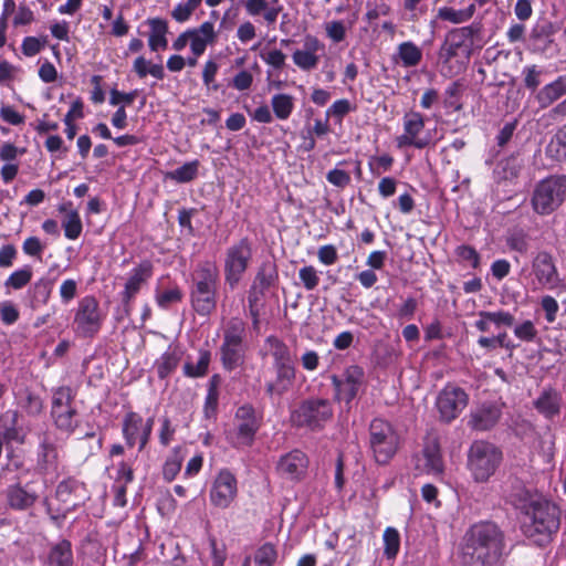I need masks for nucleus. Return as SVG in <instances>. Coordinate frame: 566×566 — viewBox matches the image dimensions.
I'll return each instance as SVG.
<instances>
[{"mask_svg": "<svg viewBox=\"0 0 566 566\" xmlns=\"http://www.w3.org/2000/svg\"><path fill=\"white\" fill-rule=\"evenodd\" d=\"M511 503L523 513L522 531L528 538L542 545L559 530L560 510L547 500L534 497L521 484L510 495Z\"/></svg>", "mask_w": 566, "mask_h": 566, "instance_id": "nucleus-1", "label": "nucleus"}, {"mask_svg": "<svg viewBox=\"0 0 566 566\" xmlns=\"http://www.w3.org/2000/svg\"><path fill=\"white\" fill-rule=\"evenodd\" d=\"M505 543L502 531L490 522L474 524L464 536L463 566H500Z\"/></svg>", "mask_w": 566, "mask_h": 566, "instance_id": "nucleus-2", "label": "nucleus"}, {"mask_svg": "<svg viewBox=\"0 0 566 566\" xmlns=\"http://www.w3.org/2000/svg\"><path fill=\"white\" fill-rule=\"evenodd\" d=\"M190 301L193 310L201 316L210 315L217 305L219 270L214 262H199L192 274Z\"/></svg>", "mask_w": 566, "mask_h": 566, "instance_id": "nucleus-3", "label": "nucleus"}, {"mask_svg": "<svg viewBox=\"0 0 566 566\" xmlns=\"http://www.w3.org/2000/svg\"><path fill=\"white\" fill-rule=\"evenodd\" d=\"M221 331L220 361L226 370L232 371L245 361L248 350L247 324L239 317H231L223 322Z\"/></svg>", "mask_w": 566, "mask_h": 566, "instance_id": "nucleus-4", "label": "nucleus"}, {"mask_svg": "<svg viewBox=\"0 0 566 566\" xmlns=\"http://www.w3.org/2000/svg\"><path fill=\"white\" fill-rule=\"evenodd\" d=\"M565 198L566 176H549L535 185L531 206L535 213L548 216L562 206Z\"/></svg>", "mask_w": 566, "mask_h": 566, "instance_id": "nucleus-5", "label": "nucleus"}, {"mask_svg": "<svg viewBox=\"0 0 566 566\" xmlns=\"http://www.w3.org/2000/svg\"><path fill=\"white\" fill-rule=\"evenodd\" d=\"M502 462V451L493 443L475 441L468 453V468L476 482H486Z\"/></svg>", "mask_w": 566, "mask_h": 566, "instance_id": "nucleus-6", "label": "nucleus"}, {"mask_svg": "<svg viewBox=\"0 0 566 566\" xmlns=\"http://www.w3.org/2000/svg\"><path fill=\"white\" fill-rule=\"evenodd\" d=\"M400 438L392 424L384 419H374L369 424V448L379 464H387L397 453Z\"/></svg>", "mask_w": 566, "mask_h": 566, "instance_id": "nucleus-7", "label": "nucleus"}, {"mask_svg": "<svg viewBox=\"0 0 566 566\" xmlns=\"http://www.w3.org/2000/svg\"><path fill=\"white\" fill-rule=\"evenodd\" d=\"M333 417V407L327 399H308L291 412V422L295 427L317 430Z\"/></svg>", "mask_w": 566, "mask_h": 566, "instance_id": "nucleus-8", "label": "nucleus"}, {"mask_svg": "<svg viewBox=\"0 0 566 566\" xmlns=\"http://www.w3.org/2000/svg\"><path fill=\"white\" fill-rule=\"evenodd\" d=\"M103 319L104 315L99 308L98 301L92 295H86L77 303L73 329L82 337H93L98 333Z\"/></svg>", "mask_w": 566, "mask_h": 566, "instance_id": "nucleus-9", "label": "nucleus"}, {"mask_svg": "<svg viewBox=\"0 0 566 566\" xmlns=\"http://www.w3.org/2000/svg\"><path fill=\"white\" fill-rule=\"evenodd\" d=\"M74 392L70 387H60L53 394L52 417L55 426L67 433L77 426V412L73 407Z\"/></svg>", "mask_w": 566, "mask_h": 566, "instance_id": "nucleus-10", "label": "nucleus"}, {"mask_svg": "<svg viewBox=\"0 0 566 566\" xmlns=\"http://www.w3.org/2000/svg\"><path fill=\"white\" fill-rule=\"evenodd\" d=\"M252 258V249L248 239L240 240L231 245L226 253L224 277L226 282L234 287L245 272L249 261Z\"/></svg>", "mask_w": 566, "mask_h": 566, "instance_id": "nucleus-11", "label": "nucleus"}, {"mask_svg": "<svg viewBox=\"0 0 566 566\" xmlns=\"http://www.w3.org/2000/svg\"><path fill=\"white\" fill-rule=\"evenodd\" d=\"M403 132L396 137V145L399 149L415 147L417 149L426 148L430 138L422 136L424 129V117L421 113L409 111L402 117Z\"/></svg>", "mask_w": 566, "mask_h": 566, "instance_id": "nucleus-12", "label": "nucleus"}, {"mask_svg": "<svg viewBox=\"0 0 566 566\" xmlns=\"http://www.w3.org/2000/svg\"><path fill=\"white\" fill-rule=\"evenodd\" d=\"M331 381L335 389V398L349 403L365 381V371L358 365H350L342 375H332Z\"/></svg>", "mask_w": 566, "mask_h": 566, "instance_id": "nucleus-13", "label": "nucleus"}, {"mask_svg": "<svg viewBox=\"0 0 566 566\" xmlns=\"http://www.w3.org/2000/svg\"><path fill=\"white\" fill-rule=\"evenodd\" d=\"M469 396L464 389L448 384L439 392L436 401L440 418L450 422L454 420L468 406Z\"/></svg>", "mask_w": 566, "mask_h": 566, "instance_id": "nucleus-14", "label": "nucleus"}, {"mask_svg": "<svg viewBox=\"0 0 566 566\" xmlns=\"http://www.w3.org/2000/svg\"><path fill=\"white\" fill-rule=\"evenodd\" d=\"M415 470L419 474H428L436 478H440L443 474L444 464L437 438H426L422 450L415 455Z\"/></svg>", "mask_w": 566, "mask_h": 566, "instance_id": "nucleus-15", "label": "nucleus"}, {"mask_svg": "<svg viewBox=\"0 0 566 566\" xmlns=\"http://www.w3.org/2000/svg\"><path fill=\"white\" fill-rule=\"evenodd\" d=\"M238 495V481L229 470H221L212 482L209 499L213 506L228 509Z\"/></svg>", "mask_w": 566, "mask_h": 566, "instance_id": "nucleus-16", "label": "nucleus"}, {"mask_svg": "<svg viewBox=\"0 0 566 566\" xmlns=\"http://www.w3.org/2000/svg\"><path fill=\"white\" fill-rule=\"evenodd\" d=\"M154 427V418L144 420L136 412H128L123 420V436L128 447L139 444L142 451L149 441Z\"/></svg>", "mask_w": 566, "mask_h": 566, "instance_id": "nucleus-17", "label": "nucleus"}, {"mask_svg": "<svg viewBox=\"0 0 566 566\" xmlns=\"http://www.w3.org/2000/svg\"><path fill=\"white\" fill-rule=\"evenodd\" d=\"M3 494L7 506L13 511H28L40 497L35 481H29L25 484H21V482L10 484Z\"/></svg>", "mask_w": 566, "mask_h": 566, "instance_id": "nucleus-18", "label": "nucleus"}, {"mask_svg": "<svg viewBox=\"0 0 566 566\" xmlns=\"http://www.w3.org/2000/svg\"><path fill=\"white\" fill-rule=\"evenodd\" d=\"M532 274L537 284L543 289H556L559 283V274L552 254L547 251L537 252L532 260Z\"/></svg>", "mask_w": 566, "mask_h": 566, "instance_id": "nucleus-19", "label": "nucleus"}, {"mask_svg": "<svg viewBox=\"0 0 566 566\" xmlns=\"http://www.w3.org/2000/svg\"><path fill=\"white\" fill-rule=\"evenodd\" d=\"M154 266L149 260H143L129 272L124 290L120 293L122 301L128 305L142 290L143 285L153 276Z\"/></svg>", "mask_w": 566, "mask_h": 566, "instance_id": "nucleus-20", "label": "nucleus"}, {"mask_svg": "<svg viewBox=\"0 0 566 566\" xmlns=\"http://www.w3.org/2000/svg\"><path fill=\"white\" fill-rule=\"evenodd\" d=\"M307 467L308 459L305 453L293 450L280 458L276 470L282 478L298 481L305 475Z\"/></svg>", "mask_w": 566, "mask_h": 566, "instance_id": "nucleus-21", "label": "nucleus"}, {"mask_svg": "<svg viewBox=\"0 0 566 566\" xmlns=\"http://www.w3.org/2000/svg\"><path fill=\"white\" fill-rule=\"evenodd\" d=\"M502 416V408L499 403H482L470 413L469 426L479 431L492 429Z\"/></svg>", "mask_w": 566, "mask_h": 566, "instance_id": "nucleus-22", "label": "nucleus"}, {"mask_svg": "<svg viewBox=\"0 0 566 566\" xmlns=\"http://www.w3.org/2000/svg\"><path fill=\"white\" fill-rule=\"evenodd\" d=\"M190 51L196 56H201L209 45L217 40V31L212 21H205L197 28H190Z\"/></svg>", "mask_w": 566, "mask_h": 566, "instance_id": "nucleus-23", "label": "nucleus"}, {"mask_svg": "<svg viewBox=\"0 0 566 566\" xmlns=\"http://www.w3.org/2000/svg\"><path fill=\"white\" fill-rule=\"evenodd\" d=\"M235 419L238 440L242 444H251L253 437L259 429V422L256 420L254 409L248 405L238 408Z\"/></svg>", "mask_w": 566, "mask_h": 566, "instance_id": "nucleus-24", "label": "nucleus"}, {"mask_svg": "<svg viewBox=\"0 0 566 566\" xmlns=\"http://www.w3.org/2000/svg\"><path fill=\"white\" fill-rule=\"evenodd\" d=\"M275 378L265 384V391L271 397H281L287 392L295 380L294 364L273 366Z\"/></svg>", "mask_w": 566, "mask_h": 566, "instance_id": "nucleus-25", "label": "nucleus"}, {"mask_svg": "<svg viewBox=\"0 0 566 566\" xmlns=\"http://www.w3.org/2000/svg\"><path fill=\"white\" fill-rule=\"evenodd\" d=\"M304 50H296L292 54L293 63L302 71H311L318 64L319 57L316 52L322 48L321 42L315 36H306Z\"/></svg>", "mask_w": 566, "mask_h": 566, "instance_id": "nucleus-26", "label": "nucleus"}, {"mask_svg": "<svg viewBox=\"0 0 566 566\" xmlns=\"http://www.w3.org/2000/svg\"><path fill=\"white\" fill-rule=\"evenodd\" d=\"M562 395L553 387H546L534 400V408L547 419H553L560 412Z\"/></svg>", "mask_w": 566, "mask_h": 566, "instance_id": "nucleus-27", "label": "nucleus"}, {"mask_svg": "<svg viewBox=\"0 0 566 566\" xmlns=\"http://www.w3.org/2000/svg\"><path fill=\"white\" fill-rule=\"evenodd\" d=\"M244 9L251 17H255L262 13L265 22L269 25H272L276 22L277 17L283 8L279 3V0H273L272 6L269 4L268 0H245Z\"/></svg>", "mask_w": 566, "mask_h": 566, "instance_id": "nucleus-28", "label": "nucleus"}, {"mask_svg": "<svg viewBox=\"0 0 566 566\" xmlns=\"http://www.w3.org/2000/svg\"><path fill=\"white\" fill-rule=\"evenodd\" d=\"M263 353L273 358V366L293 364L287 345L276 336H268L265 338Z\"/></svg>", "mask_w": 566, "mask_h": 566, "instance_id": "nucleus-29", "label": "nucleus"}, {"mask_svg": "<svg viewBox=\"0 0 566 566\" xmlns=\"http://www.w3.org/2000/svg\"><path fill=\"white\" fill-rule=\"evenodd\" d=\"M566 94V75L558 76L555 81L543 86L537 95L536 99L541 108H546L552 105L555 101Z\"/></svg>", "mask_w": 566, "mask_h": 566, "instance_id": "nucleus-30", "label": "nucleus"}, {"mask_svg": "<svg viewBox=\"0 0 566 566\" xmlns=\"http://www.w3.org/2000/svg\"><path fill=\"white\" fill-rule=\"evenodd\" d=\"M147 24L150 28L148 36V46L150 51L156 52L158 50H165L168 45L167 33L168 23L161 18H151L147 20Z\"/></svg>", "mask_w": 566, "mask_h": 566, "instance_id": "nucleus-31", "label": "nucleus"}, {"mask_svg": "<svg viewBox=\"0 0 566 566\" xmlns=\"http://www.w3.org/2000/svg\"><path fill=\"white\" fill-rule=\"evenodd\" d=\"M18 412L12 410L6 411L1 417L3 421V434L1 438H3L7 443L24 442L25 433L23 432L22 428L18 426Z\"/></svg>", "mask_w": 566, "mask_h": 566, "instance_id": "nucleus-32", "label": "nucleus"}, {"mask_svg": "<svg viewBox=\"0 0 566 566\" xmlns=\"http://www.w3.org/2000/svg\"><path fill=\"white\" fill-rule=\"evenodd\" d=\"M48 566H72L73 554L71 543L63 539L54 544L48 555Z\"/></svg>", "mask_w": 566, "mask_h": 566, "instance_id": "nucleus-33", "label": "nucleus"}, {"mask_svg": "<svg viewBox=\"0 0 566 566\" xmlns=\"http://www.w3.org/2000/svg\"><path fill=\"white\" fill-rule=\"evenodd\" d=\"M52 289L53 281L48 277H41L34 282L30 289L32 308H39L45 305L50 300Z\"/></svg>", "mask_w": 566, "mask_h": 566, "instance_id": "nucleus-34", "label": "nucleus"}, {"mask_svg": "<svg viewBox=\"0 0 566 566\" xmlns=\"http://www.w3.org/2000/svg\"><path fill=\"white\" fill-rule=\"evenodd\" d=\"M475 12V6L470 4L465 9L455 10L451 7H441L438 10L437 17L440 20L451 22L453 24H460L469 21Z\"/></svg>", "mask_w": 566, "mask_h": 566, "instance_id": "nucleus-35", "label": "nucleus"}, {"mask_svg": "<svg viewBox=\"0 0 566 566\" xmlns=\"http://www.w3.org/2000/svg\"><path fill=\"white\" fill-rule=\"evenodd\" d=\"M271 106L275 117L285 120L293 113L294 97L285 93L274 94L271 98Z\"/></svg>", "mask_w": 566, "mask_h": 566, "instance_id": "nucleus-36", "label": "nucleus"}, {"mask_svg": "<svg viewBox=\"0 0 566 566\" xmlns=\"http://www.w3.org/2000/svg\"><path fill=\"white\" fill-rule=\"evenodd\" d=\"M203 0H185L178 2L170 11V17L177 23L188 22L193 12L201 6Z\"/></svg>", "mask_w": 566, "mask_h": 566, "instance_id": "nucleus-37", "label": "nucleus"}, {"mask_svg": "<svg viewBox=\"0 0 566 566\" xmlns=\"http://www.w3.org/2000/svg\"><path fill=\"white\" fill-rule=\"evenodd\" d=\"M398 55L405 67H412L420 63L422 59L421 50L410 41L402 42L398 46Z\"/></svg>", "mask_w": 566, "mask_h": 566, "instance_id": "nucleus-38", "label": "nucleus"}, {"mask_svg": "<svg viewBox=\"0 0 566 566\" xmlns=\"http://www.w3.org/2000/svg\"><path fill=\"white\" fill-rule=\"evenodd\" d=\"M180 360L176 350L165 352L155 363V368L159 378L164 379L169 376L178 366Z\"/></svg>", "mask_w": 566, "mask_h": 566, "instance_id": "nucleus-39", "label": "nucleus"}, {"mask_svg": "<svg viewBox=\"0 0 566 566\" xmlns=\"http://www.w3.org/2000/svg\"><path fill=\"white\" fill-rule=\"evenodd\" d=\"M198 168L199 161L192 160L184 164L172 171L167 172L166 177L180 184L189 182L197 177Z\"/></svg>", "mask_w": 566, "mask_h": 566, "instance_id": "nucleus-40", "label": "nucleus"}, {"mask_svg": "<svg viewBox=\"0 0 566 566\" xmlns=\"http://www.w3.org/2000/svg\"><path fill=\"white\" fill-rule=\"evenodd\" d=\"M32 276V268L30 265H24L23 268L15 270L9 275V277L4 281V286L7 289L21 290L30 283Z\"/></svg>", "mask_w": 566, "mask_h": 566, "instance_id": "nucleus-41", "label": "nucleus"}, {"mask_svg": "<svg viewBox=\"0 0 566 566\" xmlns=\"http://www.w3.org/2000/svg\"><path fill=\"white\" fill-rule=\"evenodd\" d=\"M210 363V352L201 350L196 364L188 361L184 366V373L188 377H202L207 374Z\"/></svg>", "mask_w": 566, "mask_h": 566, "instance_id": "nucleus-42", "label": "nucleus"}, {"mask_svg": "<svg viewBox=\"0 0 566 566\" xmlns=\"http://www.w3.org/2000/svg\"><path fill=\"white\" fill-rule=\"evenodd\" d=\"M64 235L70 240H76L82 233V221L76 210H71L62 222Z\"/></svg>", "mask_w": 566, "mask_h": 566, "instance_id": "nucleus-43", "label": "nucleus"}, {"mask_svg": "<svg viewBox=\"0 0 566 566\" xmlns=\"http://www.w3.org/2000/svg\"><path fill=\"white\" fill-rule=\"evenodd\" d=\"M384 554L387 558H395L400 548V535L394 527H387L384 531Z\"/></svg>", "mask_w": 566, "mask_h": 566, "instance_id": "nucleus-44", "label": "nucleus"}, {"mask_svg": "<svg viewBox=\"0 0 566 566\" xmlns=\"http://www.w3.org/2000/svg\"><path fill=\"white\" fill-rule=\"evenodd\" d=\"M547 153L558 160H566V125L555 134L547 146Z\"/></svg>", "mask_w": 566, "mask_h": 566, "instance_id": "nucleus-45", "label": "nucleus"}, {"mask_svg": "<svg viewBox=\"0 0 566 566\" xmlns=\"http://www.w3.org/2000/svg\"><path fill=\"white\" fill-rule=\"evenodd\" d=\"M350 27L352 24L346 25L342 20H332L324 23L325 34L333 43L343 42Z\"/></svg>", "mask_w": 566, "mask_h": 566, "instance_id": "nucleus-46", "label": "nucleus"}, {"mask_svg": "<svg viewBox=\"0 0 566 566\" xmlns=\"http://www.w3.org/2000/svg\"><path fill=\"white\" fill-rule=\"evenodd\" d=\"M513 326L514 336L521 342L533 343L538 337V331L535 324L530 319L514 324Z\"/></svg>", "mask_w": 566, "mask_h": 566, "instance_id": "nucleus-47", "label": "nucleus"}, {"mask_svg": "<svg viewBox=\"0 0 566 566\" xmlns=\"http://www.w3.org/2000/svg\"><path fill=\"white\" fill-rule=\"evenodd\" d=\"M182 291L178 286L158 291L156 293V302L159 307L167 308L171 304L179 303L182 300Z\"/></svg>", "mask_w": 566, "mask_h": 566, "instance_id": "nucleus-48", "label": "nucleus"}, {"mask_svg": "<svg viewBox=\"0 0 566 566\" xmlns=\"http://www.w3.org/2000/svg\"><path fill=\"white\" fill-rule=\"evenodd\" d=\"M355 111V106L346 98H340L335 101L325 112V117L329 119L331 117L336 118L340 122L344 116L348 113Z\"/></svg>", "mask_w": 566, "mask_h": 566, "instance_id": "nucleus-49", "label": "nucleus"}, {"mask_svg": "<svg viewBox=\"0 0 566 566\" xmlns=\"http://www.w3.org/2000/svg\"><path fill=\"white\" fill-rule=\"evenodd\" d=\"M277 558V552L274 545L266 543L262 545L254 555L256 566H273Z\"/></svg>", "mask_w": 566, "mask_h": 566, "instance_id": "nucleus-50", "label": "nucleus"}, {"mask_svg": "<svg viewBox=\"0 0 566 566\" xmlns=\"http://www.w3.org/2000/svg\"><path fill=\"white\" fill-rule=\"evenodd\" d=\"M298 277L307 291H313L319 283L317 270L313 265L301 268L298 271Z\"/></svg>", "mask_w": 566, "mask_h": 566, "instance_id": "nucleus-51", "label": "nucleus"}, {"mask_svg": "<svg viewBox=\"0 0 566 566\" xmlns=\"http://www.w3.org/2000/svg\"><path fill=\"white\" fill-rule=\"evenodd\" d=\"M262 61L275 70H281L285 65L286 55L277 49L262 51L260 53Z\"/></svg>", "mask_w": 566, "mask_h": 566, "instance_id": "nucleus-52", "label": "nucleus"}, {"mask_svg": "<svg viewBox=\"0 0 566 566\" xmlns=\"http://www.w3.org/2000/svg\"><path fill=\"white\" fill-rule=\"evenodd\" d=\"M483 316L490 321V323L494 324L495 326H507L511 327L514 325L515 318L513 314H511L507 311H495V312H484Z\"/></svg>", "mask_w": 566, "mask_h": 566, "instance_id": "nucleus-53", "label": "nucleus"}, {"mask_svg": "<svg viewBox=\"0 0 566 566\" xmlns=\"http://www.w3.org/2000/svg\"><path fill=\"white\" fill-rule=\"evenodd\" d=\"M182 459L178 455L177 450L174 455L166 460L163 468V475L165 480L172 481L181 469Z\"/></svg>", "mask_w": 566, "mask_h": 566, "instance_id": "nucleus-54", "label": "nucleus"}, {"mask_svg": "<svg viewBox=\"0 0 566 566\" xmlns=\"http://www.w3.org/2000/svg\"><path fill=\"white\" fill-rule=\"evenodd\" d=\"M326 179L331 185L340 189L347 187L352 181L349 172L338 168L329 170L326 175Z\"/></svg>", "mask_w": 566, "mask_h": 566, "instance_id": "nucleus-55", "label": "nucleus"}, {"mask_svg": "<svg viewBox=\"0 0 566 566\" xmlns=\"http://www.w3.org/2000/svg\"><path fill=\"white\" fill-rule=\"evenodd\" d=\"M541 74L542 71H539L536 65H527L523 69L524 84L532 92L536 91L539 86Z\"/></svg>", "mask_w": 566, "mask_h": 566, "instance_id": "nucleus-56", "label": "nucleus"}, {"mask_svg": "<svg viewBox=\"0 0 566 566\" xmlns=\"http://www.w3.org/2000/svg\"><path fill=\"white\" fill-rule=\"evenodd\" d=\"M218 390L214 385H211L208 389V394L205 401L203 412L206 418L211 419L216 416L218 408Z\"/></svg>", "mask_w": 566, "mask_h": 566, "instance_id": "nucleus-57", "label": "nucleus"}, {"mask_svg": "<svg viewBox=\"0 0 566 566\" xmlns=\"http://www.w3.org/2000/svg\"><path fill=\"white\" fill-rule=\"evenodd\" d=\"M218 64L213 60H208L205 63L202 70V81L208 88L218 90V85L214 83L216 75L218 73Z\"/></svg>", "mask_w": 566, "mask_h": 566, "instance_id": "nucleus-58", "label": "nucleus"}, {"mask_svg": "<svg viewBox=\"0 0 566 566\" xmlns=\"http://www.w3.org/2000/svg\"><path fill=\"white\" fill-rule=\"evenodd\" d=\"M0 118L10 125H21L24 123V116L17 112L13 106L2 105L0 107Z\"/></svg>", "mask_w": 566, "mask_h": 566, "instance_id": "nucleus-59", "label": "nucleus"}, {"mask_svg": "<svg viewBox=\"0 0 566 566\" xmlns=\"http://www.w3.org/2000/svg\"><path fill=\"white\" fill-rule=\"evenodd\" d=\"M209 544L211 548L212 566H223L227 558L226 546L218 544L214 537L209 538Z\"/></svg>", "mask_w": 566, "mask_h": 566, "instance_id": "nucleus-60", "label": "nucleus"}, {"mask_svg": "<svg viewBox=\"0 0 566 566\" xmlns=\"http://www.w3.org/2000/svg\"><path fill=\"white\" fill-rule=\"evenodd\" d=\"M394 164V158L388 155L384 154L381 156L375 157L369 161L370 169L374 174H380L390 170L391 166Z\"/></svg>", "mask_w": 566, "mask_h": 566, "instance_id": "nucleus-61", "label": "nucleus"}, {"mask_svg": "<svg viewBox=\"0 0 566 566\" xmlns=\"http://www.w3.org/2000/svg\"><path fill=\"white\" fill-rule=\"evenodd\" d=\"M77 293V282L73 279L64 280L60 286V296L64 304H69Z\"/></svg>", "mask_w": 566, "mask_h": 566, "instance_id": "nucleus-62", "label": "nucleus"}, {"mask_svg": "<svg viewBox=\"0 0 566 566\" xmlns=\"http://www.w3.org/2000/svg\"><path fill=\"white\" fill-rule=\"evenodd\" d=\"M24 153V148H18L11 143H3L0 147V159L6 163H11Z\"/></svg>", "mask_w": 566, "mask_h": 566, "instance_id": "nucleus-63", "label": "nucleus"}, {"mask_svg": "<svg viewBox=\"0 0 566 566\" xmlns=\"http://www.w3.org/2000/svg\"><path fill=\"white\" fill-rule=\"evenodd\" d=\"M317 258L324 265H332L338 259L337 250L333 244L322 245L317 251Z\"/></svg>", "mask_w": 566, "mask_h": 566, "instance_id": "nucleus-64", "label": "nucleus"}]
</instances>
